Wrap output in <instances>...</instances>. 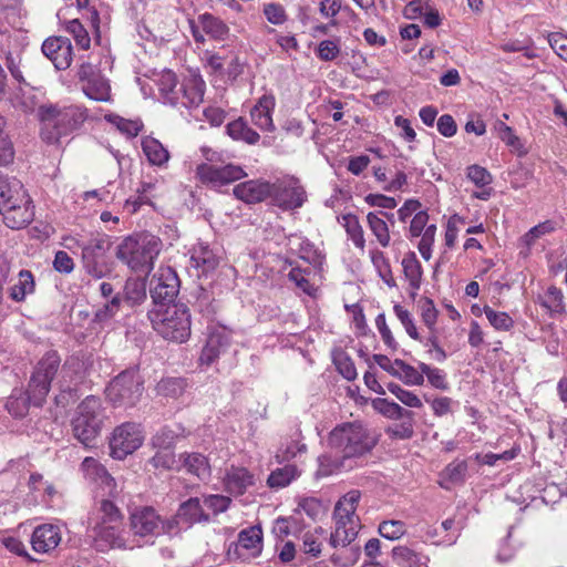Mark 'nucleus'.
Wrapping results in <instances>:
<instances>
[{
    "mask_svg": "<svg viewBox=\"0 0 567 567\" xmlns=\"http://www.w3.org/2000/svg\"><path fill=\"white\" fill-rule=\"evenodd\" d=\"M377 441L359 422H348L336 426L329 434L330 451L318 457V474L328 476L342 470H350L353 460L369 453Z\"/></svg>",
    "mask_w": 567,
    "mask_h": 567,
    "instance_id": "1",
    "label": "nucleus"
},
{
    "mask_svg": "<svg viewBox=\"0 0 567 567\" xmlns=\"http://www.w3.org/2000/svg\"><path fill=\"white\" fill-rule=\"evenodd\" d=\"M61 363L56 351L47 352L37 363L30 378L24 395L10 396L7 402L8 411L16 416H23L28 412V405L42 406L51 389V382L55 378Z\"/></svg>",
    "mask_w": 567,
    "mask_h": 567,
    "instance_id": "2",
    "label": "nucleus"
},
{
    "mask_svg": "<svg viewBox=\"0 0 567 567\" xmlns=\"http://www.w3.org/2000/svg\"><path fill=\"white\" fill-rule=\"evenodd\" d=\"M41 122V137L53 144L78 130L85 121V112L78 105L43 104L38 109Z\"/></svg>",
    "mask_w": 567,
    "mask_h": 567,
    "instance_id": "3",
    "label": "nucleus"
},
{
    "mask_svg": "<svg viewBox=\"0 0 567 567\" xmlns=\"http://www.w3.org/2000/svg\"><path fill=\"white\" fill-rule=\"evenodd\" d=\"M162 241L158 237L142 233L124 238L116 247V258L132 271L148 274L159 255Z\"/></svg>",
    "mask_w": 567,
    "mask_h": 567,
    "instance_id": "4",
    "label": "nucleus"
},
{
    "mask_svg": "<svg viewBox=\"0 0 567 567\" xmlns=\"http://www.w3.org/2000/svg\"><path fill=\"white\" fill-rule=\"evenodd\" d=\"M147 316L153 329L166 340L182 343L190 336V315L184 303L157 306Z\"/></svg>",
    "mask_w": 567,
    "mask_h": 567,
    "instance_id": "5",
    "label": "nucleus"
},
{
    "mask_svg": "<svg viewBox=\"0 0 567 567\" xmlns=\"http://www.w3.org/2000/svg\"><path fill=\"white\" fill-rule=\"evenodd\" d=\"M30 199L22 184L0 174V214L12 229L24 227L32 219Z\"/></svg>",
    "mask_w": 567,
    "mask_h": 567,
    "instance_id": "6",
    "label": "nucleus"
},
{
    "mask_svg": "<svg viewBox=\"0 0 567 567\" xmlns=\"http://www.w3.org/2000/svg\"><path fill=\"white\" fill-rule=\"evenodd\" d=\"M360 498L361 492L352 489L337 502L333 509L336 528L330 536L331 546L346 547L355 539L360 528V519L355 514Z\"/></svg>",
    "mask_w": 567,
    "mask_h": 567,
    "instance_id": "7",
    "label": "nucleus"
},
{
    "mask_svg": "<svg viewBox=\"0 0 567 567\" xmlns=\"http://www.w3.org/2000/svg\"><path fill=\"white\" fill-rule=\"evenodd\" d=\"M104 409L99 398L86 396L78 406L75 416L72 420V432L74 437L85 446L100 435L104 425Z\"/></svg>",
    "mask_w": 567,
    "mask_h": 567,
    "instance_id": "8",
    "label": "nucleus"
},
{
    "mask_svg": "<svg viewBox=\"0 0 567 567\" xmlns=\"http://www.w3.org/2000/svg\"><path fill=\"white\" fill-rule=\"evenodd\" d=\"M144 380L136 369L116 375L106 388V398L114 406L133 408L141 400Z\"/></svg>",
    "mask_w": 567,
    "mask_h": 567,
    "instance_id": "9",
    "label": "nucleus"
},
{
    "mask_svg": "<svg viewBox=\"0 0 567 567\" xmlns=\"http://www.w3.org/2000/svg\"><path fill=\"white\" fill-rule=\"evenodd\" d=\"M111 243L106 236L91 238L82 246V264L86 275L94 279L107 277L113 271L109 256Z\"/></svg>",
    "mask_w": 567,
    "mask_h": 567,
    "instance_id": "10",
    "label": "nucleus"
},
{
    "mask_svg": "<svg viewBox=\"0 0 567 567\" xmlns=\"http://www.w3.org/2000/svg\"><path fill=\"white\" fill-rule=\"evenodd\" d=\"M179 291V279L171 267H161L151 279L150 292L153 300V308L175 303L174 300Z\"/></svg>",
    "mask_w": 567,
    "mask_h": 567,
    "instance_id": "11",
    "label": "nucleus"
},
{
    "mask_svg": "<svg viewBox=\"0 0 567 567\" xmlns=\"http://www.w3.org/2000/svg\"><path fill=\"white\" fill-rule=\"evenodd\" d=\"M144 435L140 424L126 422L114 429L110 440L111 455L123 460L135 452L143 443Z\"/></svg>",
    "mask_w": 567,
    "mask_h": 567,
    "instance_id": "12",
    "label": "nucleus"
},
{
    "mask_svg": "<svg viewBox=\"0 0 567 567\" xmlns=\"http://www.w3.org/2000/svg\"><path fill=\"white\" fill-rule=\"evenodd\" d=\"M271 193L269 197L274 203L284 209H296L303 205L307 199L305 188L296 178H285L270 184Z\"/></svg>",
    "mask_w": 567,
    "mask_h": 567,
    "instance_id": "13",
    "label": "nucleus"
},
{
    "mask_svg": "<svg viewBox=\"0 0 567 567\" xmlns=\"http://www.w3.org/2000/svg\"><path fill=\"white\" fill-rule=\"evenodd\" d=\"M78 78L83 83L82 89L87 97L100 102L110 100L111 87L109 81L95 65L89 62L82 63L78 71Z\"/></svg>",
    "mask_w": 567,
    "mask_h": 567,
    "instance_id": "14",
    "label": "nucleus"
},
{
    "mask_svg": "<svg viewBox=\"0 0 567 567\" xmlns=\"http://www.w3.org/2000/svg\"><path fill=\"white\" fill-rule=\"evenodd\" d=\"M196 175L202 183L214 186H224L247 176L244 168L239 165L215 166L205 163L197 166Z\"/></svg>",
    "mask_w": 567,
    "mask_h": 567,
    "instance_id": "15",
    "label": "nucleus"
},
{
    "mask_svg": "<svg viewBox=\"0 0 567 567\" xmlns=\"http://www.w3.org/2000/svg\"><path fill=\"white\" fill-rule=\"evenodd\" d=\"M92 532L93 547L100 553L126 547L122 524H96Z\"/></svg>",
    "mask_w": 567,
    "mask_h": 567,
    "instance_id": "16",
    "label": "nucleus"
},
{
    "mask_svg": "<svg viewBox=\"0 0 567 567\" xmlns=\"http://www.w3.org/2000/svg\"><path fill=\"white\" fill-rule=\"evenodd\" d=\"M42 52L58 70H65L71 65L72 44L68 38H48L42 44Z\"/></svg>",
    "mask_w": 567,
    "mask_h": 567,
    "instance_id": "17",
    "label": "nucleus"
},
{
    "mask_svg": "<svg viewBox=\"0 0 567 567\" xmlns=\"http://www.w3.org/2000/svg\"><path fill=\"white\" fill-rule=\"evenodd\" d=\"M233 193L236 198L247 204H255L269 197L271 187L268 182L248 181L236 185Z\"/></svg>",
    "mask_w": 567,
    "mask_h": 567,
    "instance_id": "18",
    "label": "nucleus"
},
{
    "mask_svg": "<svg viewBox=\"0 0 567 567\" xmlns=\"http://www.w3.org/2000/svg\"><path fill=\"white\" fill-rule=\"evenodd\" d=\"M61 542L60 528L52 524L38 526L31 537L32 548L38 553H49Z\"/></svg>",
    "mask_w": 567,
    "mask_h": 567,
    "instance_id": "19",
    "label": "nucleus"
},
{
    "mask_svg": "<svg viewBox=\"0 0 567 567\" xmlns=\"http://www.w3.org/2000/svg\"><path fill=\"white\" fill-rule=\"evenodd\" d=\"M233 547L237 557H239V547L249 550L251 557H258L262 550V530L260 526H250L240 530L238 542L230 544L228 555L231 554Z\"/></svg>",
    "mask_w": 567,
    "mask_h": 567,
    "instance_id": "20",
    "label": "nucleus"
},
{
    "mask_svg": "<svg viewBox=\"0 0 567 567\" xmlns=\"http://www.w3.org/2000/svg\"><path fill=\"white\" fill-rule=\"evenodd\" d=\"M254 484V475L245 467L231 466L226 471L224 485L225 489L231 495H243Z\"/></svg>",
    "mask_w": 567,
    "mask_h": 567,
    "instance_id": "21",
    "label": "nucleus"
},
{
    "mask_svg": "<svg viewBox=\"0 0 567 567\" xmlns=\"http://www.w3.org/2000/svg\"><path fill=\"white\" fill-rule=\"evenodd\" d=\"M131 529L135 535H153L159 525V516L152 507H142L131 515Z\"/></svg>",
    "mask_w": 567,
    "mask_h": 567,
    "instance_id": "22",
    "label": "nucleus"
},
{
    "mask_svg": "<svg viewBox=\"0 0 567 567\" xmlns=\"http://www.w3.org/2000/svg\"><path fill=\"white\" fill-rule=\"evenodd\" d=\"M81 467L85 476L99 483L110 496H114L117 493L115 480L95 458L85 457Z\"/></svg>",
    "mask_w": 567,
    "mask_h": 567,
    "instance_id": "23",
    "label": "nucleus"
},
{
    "mask_svg": "<svg viewBox=\"0 0 567 567\" xmlns=\"http://www.w3.org/2000/svg\"><path fill=\"white\" fill-rule=\"evenodd\" d=\"M274 109L275 97L272 95H262L250 111L252 123L260 130L268 132L275 131L271 116Z\"/></svg>",
    "mask_w": 567,
    "mask_h": 567,
    "instance_id": "24",
    "label": "nucleus"
},
{
    "mask_svg": "<svg viewBox=\"0 0 567 567\" xmlns=\"http://www.w3.org/2000/svg\"><path fill=\"white\" fill-rule=\"evenodd\" d=\"M220 257L209 247L208 244L199 243L193 248L190 262L203 275L214 271L219 265Z\"/></svg>",
    "mask_w": 567,
    "mask_h": 567,
    "instance_id": "25",
    "label": "nucleus"
},
{
    "mask_svg": "<svg viewBox=\"0 0 567 567\" xmlns=\"http://www.w3.org/2000/svg\"><path fill=\"white\" fill-rule=\"evenodd\" d=\"M177 516L189 524L207 523L210 519L209 513L204 508L202 498L190 497L179 505Z\"/></svg>",
    "mask_w": 567,
    "mask_h": 567,
    "instance_id": "26",
    "label": "nucleus"
},
{
    "mask_svg": "<svg viewBox=\"0 0 567 567\" xmlns=\"http://www.w3.org/2000/svg\"><path fill=\"white\" fill-rule=\"evenodd\" d=\"M227 134L235 141H243L249 145H255L260 135L249 127L241 117L227 124Z\"/></svg>",
    "mask_w": 567,
    "mask_h": 567,
    "instance_id": "27",
    "label": "nucleus"
},
{
    "mask_svg": "<svg viewBox=\"0 0 567 567\" xmlns=\"http://www.w3.org/2000/svg\"><path fill=\"white\" fill-rule=\"evenodd\" d=\"M35 284L31 271L21 270L18 275V281L9 289V296L12 300L21 302L27 295L34 291Z\"/></svg>",
    "mask_w": 567,
    "mask_h": 567,
    "instance_id": "28",
    "label": "nucleus"
},
{
    "mask_svg": "<svg viewBox=\"0 0 567 567\" xmlns=\"http://www.w3.org/2000/svg\"><path fill=\"white\" fill-rule=\"evenodd\" d=\"M124 301L130 306L142 303L146 299V282L140 278H128L125 282Z\"/></svg>",
    "mask_w": 567,
    "mask_h": 567,
    "instance_id": "29",
    "label": "nucleus"
},
{
    "mask_svg": "<svg viewBox=\"0 0 567 567\" xmlns=\"http://www.w3.org/2000/svg\"><path fill=\"white\" fill-rule=\"evenodd\" d=\"M183 464L188 473L196 475L200 480H206L210 476L208 460L199 453L185 455Z\"/></svg>",
    "mask_w": 567,
    "mask_h": 567,
    "instance_id": "30",
    "label": "nucleus"
},
{
    "mask_svg": "<svg viewBox=\"0 0 567 567\" xmlns=\"http://www.w3.org/2000/svg\"><path fill=\"white\" fill-rule=\"evenodd\" d=\"M369 229L375 236L381 247L390 245L391 236L386 221L378 213L370 212L367 215Z\"/></svg>",
    "mask_w": 567,
    "mask_h": 567,
    "instance_id": "31",
    "label": "nucleus"
},
{
    "mask_svg": "<svg viewBox=\"0 0 567 567\" xmlns=\"http://www.w3.org/2000/svg\"><path fill=\"white\" fill-rule=\"evenodd\" d=\"M402 267L405 278L413 290H419L422 280V267L414 252H410L402 259Z\"/></svg>",
    "mask_w": 567,
    "mask_h": 567,
    "instance_id": "32",
    "label": "nucleus"
},
{
    "mask_svg": "<svg viewBox=\"0 0 567 567\" xmlns=\"http://www.w3.org/2000/svg\"><path fill=\"white\" fill-rule=\"evenodd\" d=\"M143 152L153 165H163L168 158V151L155 138L147 137L142 142Z\"/></svg>",
    "mask_w": 567,
    "mask_h": 567,
    "instance_id": "33",
    "label": "nucleus"
},
{
    "mask_svg": "<svg viewBox=\"0 0 567 567\" xmlns=\"http://www.w3.org/2000/svg\"><path fill=\"white\" fill-rule=\"evenodd\" d=\"M198 23L203 31L214 39H224L228 33V27L220 19L209 13L199 16Z\"/></svg>",
    "mask_w": 567,
    "mask_h": 567,
    "instance_id": "34",
    "label": "nucleus"
},
{
    "mask_svg": "<svg viewBox=\"0 0 567 567\" xmlns=\"http://www.w3.org/2000/svg\"><path fill=\"white\" fill-rule=\"evenodd\" d=\"M373 408L384 416L393 420H400L403 417L412 416L411 411L405 410L398 403L389 401L386 399H375L373 401Z\"/></svg>",
    "mask_w": 567,
    "mask_h": 567,
    "instance_id": "35",
    "label": "nucleus"
},
{
    "mask_svg": "<svg viewBox=\"0 0 567 567\" xmlns=\"http://www.w3.org/2000/svg\"><path fill=\"white\" fill-rule=\"evenodd\" d=\"M205 83L200 79H192L183 86L187 106H198L204 101Z\"/></svg>",
    "mask_w": 567,
    "mask_h": 567,
    "instance_id": "36",
    "label": "nucleus"
},
{
    "mask_svg": "<svg viewBox=\"0 0 567 567\" xmlns=\"http://www.w3.org/2000/svg\"><path fill=\"white\" fill-rule=\"evenodd\" d=\"M395 365H399L396 378L408 385H422L424 377L422 371H417L414 367L405 363L401 359H395Z\"/></svg>",
    "mask_w": 567,
    "mask_h": 567,
    "instance_id": "37",
    "label": "nucleus"
},
{
    "mask_svg": "<svg viewBox=\"0 0 567 567\" xmlns=\"http://www.w3.org/2000/svg\"><path fill=\"white\" fill-rule=\"evenodd\" d=\"M540 305L551 313H561L565 311L564 295L560 289L550 286L542 299Z\"/></svg>",
    "mask_w": 567,
    "mask_h": 567,
    "instance_id": "38",
    "label": "nucleus"
},
{
    "mask_svg": "<svg viewBox=\"0 0 567 567\" xmlns=\"http://www.w3.org/2000/svg\"><path fill=\"white\" fill-rule=\"evenodd\" d=\"M298 475V470L295 465H286L281 468L274 471L268 477L270 487H285Z\"/></svg>",
    "mask_w": 567,
    "mask_h": 567,
    "instance_id": "39",
    "label": "nucleus"
},
{
    "mask_svg": "<svg viewBox=\"0 0 567 567\" xmlns=\"http://www.w3.org/2000/svg\"><path fill=\"white\" fill-rule=\"evenodd\" d=\"M343 220L347 234L350 236L355 247L363 249L365 246V239L359 219L353 215H347L343 217Z\"/></svg>",
    "mask_w": 567,
    "mask_h": 567,
    "instance_id": "40",
    "label": "nucleus"
},
{
    "mask_svg": "<svg viewBox=\"0 0 567 567\" xmlns=\"http://www.w3.org/2000/svg\"><path fill=\"white\" fill-rule=\"evenodd\" d=\"M202 501L204 508L212 512L213 515L226 512L231 504V499L228 496L217 494L204 495Z\"/></svg>",
    "mask_w": 567,
    "mask_h": 567,
    "instance_id": "41",
    "label": "nucleus"
},
{
    "mask_svg": "<svg viewBox=\"0 0 567 567\" xmlns=\"http://www.w3.org/2000/svg\"><path fill=\"white\" fill-rule=\"evenodd\" d=\"M371 260L375 268L379 271L380 277L382 280L389 286L393 287L395 286L394 279L392 277V272L390 269V265L388 259L385 258L384 254L380 250H374L371 252Z\"/></svg>",
    "mask_w": 567,
    "mask_h": 567,
    "instance_id": "42",
    "label": "nucleus"
},
{
    "mask_svg": "<svg viewBox=\"0 0 567 567\" xmlns=\"http://www.w3.org/2000/svg\"><path fill=\"white\" fill-rule=\"evenodd\" d=\"M406 532L405 524L402 520H383L379 525V533L382 537L396 540Z\"/></svg>",
    "mask_w": 567,
    "mask_h": 567,
    "instance_id": "43",
    "label": "nucleus"
},
{
    "mask_svg": "<svg viewBox=\"0 0 567 567\" xmlns=\"http://www.w3.org/2000/svg\"><path fill=\"white\" fill-rule=\"evenodd\" d=\"M484 313L496 330L508 331L514 326V320L506 312H498L485 306Z\"/></svg>",
    "mask_w": 567,
    "mask_h": 567,
    "instance_id": "44",
    "label": "nucleus"
},
{
    "mask_svg": "<svg viewBox=\"0 0 567 567\" xmlns=\"http://www.w3.org/2000/svg\"><path fill=\"white\" fill-rule=\"evenodd\" d=\"M419 368L422 371L423 377L426 375L427 381L432 386L440 390H446L449 388L445 374L443 373L442 370L437 368H432L431 365L423 362L419 364Z\"/></svg>",
    "mask_w": 567,
    "mask_h": 567,
    "instance_id": "45",
    "label": "nucleus"
},
{
    "mask_svg": "<svg viewBox=\"0 0 567 567\" xmlns=\"http://www.w3.org/2000/svg\"><path fill=\"white\" fill-rule=\"evenodd\" d=\"M109 121L113 123L127 137L137 136L143 127V124L140 121L126 120L118 115H110Z\"/></svg>",
    "mask_w": 567,
    "mask_h": 567,
    "instance_id": "46",
    "label": "nucleus"
},
{
    "mask_svg": "<svg viewBox=\"0 0 567 567\" xmlns=\"http://www.w3.org/2000/svg\"><path fill=\"white\" fill-rule=\"evenodd\" d=\"M4 118L0 115V166L8 165L13 161L14 150L12 142L4 135Z\"/></svg>",
    "mask_w": 567,
    "mask_h": 567,
    "instance_id": "47",
    "label": "nucleus"
},
{
    "mask_svg": "<svg viewBox=\"0 0 567 567\" xmlns=\"http://www.w3.org/2000/svg\"><path fill=\"white\" fill-rule=\"evenodd\" d=\"M333 362L339 373L349 381L357 378V369L353 361L346 354L339 353L334 357Z\"/></svg>",
    "mask_w": 567,
    "mask_h": 567,
    "instance_id": "48",
    "label": "nucleus"
},
{
    "mask_svg": "<svg viewBox=\"0 0 567 567\" xmlns=\"http://www.w3.org/2000/svg\"><path fill=\"white\" fill-rule=\"evenodd\" d=\"M100 512L102 517L99 524H122V514L111 501L103 499Z\"/></svg>",
    "mask_w": 567,
    "mask_h": 567,
    "instance_id": "49",
    "label": "nucleus"
},
{
    "mask_svg": "<svg viewBox=\"0 0 567 567\" xmlns=\"http://www.w3.org/2000/svg\"><path fill=\"white\" fill-rule=\"evenodd\" d=\"M184 382L179 379H164L161 380L157 384L158 393L165 396L176 398L183 393Z\"/></svg>",
    "mask_w": 567,
    "mask_h": 567,
    "instance_id": "50",
    "label": "nucleus"
},
{
    "mask_svg": "<svg viewBox=\"0 0 567 567\" xmlns=\"http://www.w3.org/2000/svg\"><path fill=\"white\" fill-rule=\"evenodd\" d=\"M317 55L320 60L328 62L334 60L340 53V45L334 40H323L318 44Z\"/></svg>",
    "mask_w": 567,
    "mask_h": 567,
    "instance_id": "51",
    "label": "nucleus"
},
{
    "mask_svg": "<svg viewBox=\"0 0 567 567\" xmlns=\"http://www.w3.org/2000/svg\"><path fill=\"white\" fill-rule=\"evenodd\" d=\"M467 177L477 187H484L486 185H489L493 181L491 173L480 165L470 166L467 168Z\"/></svg>",
    "mask_w": 567,
    "mask_h": 567,
    "instance_id": "52",
    "label": "nucleus"
},
{
    "mask_svg": "<svg viewBox=\"0 0 567 567\" xmlns=\"http://www.w3.org/2000/svg\"><path fill=\"white\" fill-rule=\"evenodd\" d=\"M6 66L11 73L12 78L19 83H25V79L22 70V58L20 54H13L9 52L6 55Z\"/></svg>",
    "mask_w": 567,
    "mask_h": 567,
    "instance_id": "53",
    "label": "nucleus"
},
{
    "mask_svg": "<svg viewBox=\"0 0 567 567\" xmlns=\"http://www.w3.org/2000/svg\"><path fill=\"white\" fill-rule=\"evenodd\" d=\"M392 555L398 563H406L410 566L420 564V555L408 546L394 547Z\"/></svg>",
    "mask_w": 567,
    "mask_h": 567,
    "instance_id": "54",
    "label": "nucleus"
},
{
    "mask_svg": "<svg viewBox=\"0 0 567 567\" xmlns=\"http://www.w3.org/2000/svg\"><path fill=\"white\" fill-rule=\"evenodd\" d=\"M66 30L73 34L76 43L82 49H87L90 47L89 34H87L86 30L84 29V27L82 25V23L78 19L70 21L68 23Z\"/></svg>",
    "mask_w": 567,
    "mask_h": 567,
    "instance_id": "55",
    "label": "nucleus"
},
{
    "mask_svg": "<svg viewBox=\"0 0 567 567\" xmlns=\"http://www.w3.org/2000/svg\"><path fill=\"white\" fill-rule=\"evenodd\" d=\"M435 233H436L435 225L427 226L422 235L420 243H419V251L425 260H429L431 258V248L434 243Z\"/></svg>",
    "mask_w": 567,
    "mask_h": 567,
    "instance_id": "56",
    "label": "nucleus"
},
{
    "mask_svg": "<svg viewBox=\"0 0 567 567\" xmlns=\"http://www.w3.org/2000/svg\"><path fill=\"white\" fill-rule=\"evenodd\" d=\"M467 472V463L465 461H455L446 466L444 475L453 483L462 482Z\"/></svg>",
    "mask_w": 567,
    "mask_h": 567,
    "instance_id": "57",
    "label": "nucleus"
},
{
    "mask_svg": "<svg viewBox=\"0 0 567 567\" xmlns=\"http://www.w3.org/2000/svg\"><path fill=\"white\" fill-rule=\"evenodd\" d=\"M153 465L156 468L171 470L174 467L176 461L174 453L168 449L158 451L152 458Z\"/></svg>",
    "mask_w": 567,
    "mask_h": 567,
    "instance_id": "58",
    "label": "nucleus"
},
{
    "mask_svg": "<svg viewBox=\"0 0 567 567\" xmlns=\"http://www.w3.org/2000/svg\"><path fill=\"white\" fill-rule=\"evenodd\" d=\"M264 14L272 24H281L286 21L287 16L282 6L278 3H268L264 7Z\"/></svg>",
    "mask_w": 567,
    "mask_h": 567,
    "instance_id": "59",
    "label": "nucleus"
},
{
    "mask_svg": "<svg viewBox=\"0 0 567 567\" xmlns=\"http://www.w3.org/2000/svg\"><path fill=\"white\" fill-rule=\"evenodd\" d=\"M364 202L371 207H381L384 209H393L396 207V200L382 194H369L364 197Z\"/></svg>",
    "mask_w": 567,
    "mask_h": 567,
    "instance_id": "60",
    "label": "nucleus"
},
{
    "mask_svg": "<svg viewBox=\"0 0 567 567\" xmlns=\"http://www.w3.org/2000/svg\"><path fill=\"white\" fill-rule=\"evenodd\" d=\"M551 49L565 61H567V35L555 32L548 35Z\"/></svg>",
    "mask_w": 567,
    "mask_h": 567,
    "instance_id": "61",
    "label": "nucleus"
},
{
    "mask_svg": "<svg viewBox=\"0 0 567 567\" xmlns=\"http://www.w3.org/2000/svg\"><path fill=\"white\" fill-rule=\"evenodd\" d=\"M53 267L59 272L70 274L74 268V262L68 252H65L63 250H59L55 254V257L53 260Z\"/></svg>",
    "mask_w": 567,
    "mask_h": 567,
    "instance_id": "62",
    "label": "nucleus"
},
{
    "mask_svg": "<svg viewBox=\"0 0 567 567\" xmlns=\"http://www.w3.org/2000/svg\"><path fill=\"white\" fill-rule=\"evenodd\" d=\"M437 130L443 136L451 137L455 135L457 126L451 115L444 114L437 121Z\"/></svg>",
    "mask_w": 567,
    "mask_h": 567,
    "instance_id": "63",
    "label": "nucleus"
},
{
    "mask_svg": "<svg viewBox=\"0 0 567 567\" xmlns=\"http://www.w3.org/2000/svg\"><path fill=\"white\" fill-rule=\"evenodd\" d=\"M429 220V215L426 212H419L413 217L410 225V233L413 237H419L423 230H425V226Z\"/></svg>",
    "mask_w": 567,
    "mask_h": 567,
    "instance_id": "64",
    "label": "nucleus"
}]
</instances>
